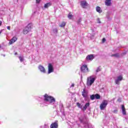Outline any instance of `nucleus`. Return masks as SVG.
<instances>
[{
    "label": "nucleus",
    "mask_w": 128,
    "mask_h": 128,
    "mask_svg": "<svg viewBox=\"0 0 128 128\" xmlns=\"http://www.w3.org/2000/svg\"><path fill=\"white\" fill-rule=\"evenodd\" d=\"M79 120L82 124H85L86 125L84 128H92V124H88V118H86V116L84 114H82L79 117Z\"/></svg>",
    "instance_id": "f257e3e1"
},
{
    "label": "nucleus",
    "mask_w": 128,
    "mask_h": 128,
    "mask_svg": "<svg viewBox=\"0 0 128 128\" xmlns=\"http://www.w3.org/2000/svg\"><path fill=\"white\" fill-rule=\"evenodd\" d=\"M43 96L44 102H49L51 104H54L56 102V99L54 97L48 96V94H45Z\"/></svg>",
    "instance_id": "f03ea898"
},
{
    "label": "nucleus",
    "mask_w": 128,
    "mask_h": 128,
    "mask_svg": "<svg viewBox=\"0 0 128 128\" xmlns=\"http://www.w3.org/2000/svg\"><path fill=\"white\" fill-rule=\"evenodd\" d=\"M96 80V78L94 76H90V77H88L87 78V82L86 84L88 86H90L94 82V81Z\"/></svg>",
    "instance_id": "7ed1b4c3"
},
{
    "label": "nucleus",
    "mask_w": 128,
    "mask_h": 128,
    "mask_svg": "<svg viewBox=\"0 0 128 128\" xmlns=\"http://www.w3.org/2000/svg\"><path fill=\"white\" fill-rule=\"evenodd\" d=\"M76 106L78 108H80L84 112L90 106V103H86L84 106L82 108V104H80V102L76 103Z\"/></svg>",
    "instance_id": "20e7f679"
},
{
    "label": "nucleus",
    "mask_w": 128,
    "mask_h": 128,
    "mask_svg": "<svg viewBox=\"0 0 128 128\" xmlns=\"http://www.w3.org/2000/svg\"><path fill=\"white\" fill-rule=\"evenodd\" d=\"M32 23L29 24L27 26H26L23 31V34H26L32 30Z\"/></svg>",
    "instance_id": "39448f33"
},
{
    "label": "nucleus",
    "mask_w": 128,
    "mask_h": 128,
    "mask_svg": "<svg viewBox=\"0 0 128 128\" xmlns=\"http://www.w3.org/2000/svg\"><path fill=\"white\" fill-rule=\"evenodd\" d=\"M108 106V101L106 100H104L100 105V109L101 110H104L106 106Z\"/></svg>",
    "instance_id": "423d86ee"
},
{
    "label": "nucleus",
    "mask_w": 128,
    "mask_h": 128,
    "mask_svg": "<svg viewBox=\"0 0 128 128\" xmlns=\"http://www.w3.org/2000/svg\"><path fill=\"white\" fill-rule=\"evenodd\" d=\"M81 72H88V68L86 65H83L81 67Z\"/></svg>",
    "instance_id": "0eeeda50"
},
{
    "label": "nucleus",
    "mask_w": 128,
    "mask_h": 128,
    "mask_svg": "<svg viewBox=\"0 0 128 128\" xmlns=\"http://www.w3.org/2000/svg\"><path fill=\"white\" fill-rule=\"evenodd\" d=\"M38 68L39 70H40V72H42V74H46V68L42 65H40L38 66Z\"/></svg>",
    "instance_id": "6e6552de"
},
{
    "label": "nucleus",
    "mask_w": 128,
    "mask_h": 128,
    "mask_svg": "<svg viewBox=\"0 0 128 128\" xmlns=\"http://www.w3.org/2000/svg\"><path fill=\"white\" fill-rule=\"evenodd\" d=\"M54 72V66L51 64H49L48 65V74H52Z\"/></svg>",
    "instance_id": "1a4fd4ad"
},
{
    "label": "nucleus",
    "mask_w": 128,
    "mask_h": 128,
    "mask_svg": "<svg viewBox=\"0 0 128 128\" xmlns=\"http://www.w3.org/2000/svg\"><path fill=\"white\" fill-rule=\"evenodd\" d=\"M122 80V75L118 76L115 80V83L116 84H120V82Z\"/></svg>",
    "instance_id": "9d476101"
},
{
    "label": "nucleus",
    "mask_w": 128,
    "mask_h": 128,
    "mask_svg": "<svg viewBox=\"0 0 128 128\" xmlns=\"http://www.w3.org/2000/svg\"><path fill=\"white\" fill-rule=\"evenodd\" d=\"M80 6L83 8H85L86 6H88V2L85 0L82 1L80 2Z\"/></svg>",
    "instance_id": "9b49d317"
},
{
    "label": "nucleus",
    "mask_w": 128,
    "mask_h": 128,
    "mask_svg": "<svg viewBox=\"0 0 128 128\" xmlns=\"http://www.w3.org/2000/svg\"><path fill=\"white\" fill-rule=\"evenodd\" d=\"M17 40H18V38H16V36L13 37L9 42L10 44H12L14 42H16Z\"/></svg>",
    "instance_id": "f8f14e48"
},
{
    "label": "nucleus",
    "mask_w": 128,
    "mask_h": 128,
    "mask_svg": "<svg viewBox=\"0 0 128 128\" xmlns=\"http://www.w3.org/2000/svg\"><path fill=\"white\" fill-rule=\"evenodd\" d=\"M122 114L123 116H126V108L124 105H122Z\"/></svg>",
    "instance_id": "ddd939ff"
},
{
    "label": "nucleus",
    "mask_w": 128,
    "mask_h": 128,
    "mask_svg": "<svg viewBox=\"0 0 128 128\" xmlns=\"http://www.w3.org/2000/svg\"><path fill=\"white\" fill-rule=\"evenodd\" d=\"M105 4L106 6H112V0H106Z\"/></svg>",
    "instance_id": "4468645a"
},
{
    "label": "nucleus",
    "mask_w": 128,
    "mask_h": 128,
    "mask_svg": "<svg viewBox=\"0 0 128 128\" xmlns=\"http://www.w3.org/2000/svg\"><path fill=\"white\" fill-rule=\"evenodd\" d=\"M58 125L56 122L52 123L50 126V128H58Z\"/></svg>",
    "instance_id": "2eb2a0df"
},
{
    "label": "nucleus",
    "mask_w": 128,
    "mask_h": 128,
    "mask_svg": "<svg viewBox=\"0 0 128 128\" xmlns=\"http://www.w3.org/2000/svg\"><path fill=\"white\" fill-rule=\"evenodd\" d=\"M86 59L87 60H94V56L92 54L88 55L86 56Z\"/></svg>",
    "instance_id": "dca6fc26"
},
{
    "label": "nucleus",
    "mask_w": 128,
    "mask_h": 128,
    "mask_svg": "<svg viewBox=\"0 0 128 128\" xmlns=\"http://www.w3.org/2000/svg\"><path fill=\"white\" fill-rule=\"evenodd\" d=\"M52 34H58V28H54L51 31Z\"/></svg>",
    "instance_id": "f3484780"
},
{
    "label": "nucleus",
    "mask_w": 128,
    "mask_h": 128,
    "mask_svg": "<svg viewBox=\"0 0 128 128\" xmlns=\"http://www.w3.org/2000/svg\"><path fill=\"white\" fill-rule=\"evenodd\" d=\"M82 96L84 98H86L88 96V92H86L84 89L82 92Z\"/></svg>",
    "instance_id": "a211bd4d"
},
{
    "label": "nucleus",
    "mask_w": 128,
    "mask_h": 128,
    "mask_svg": "<svg viewBox=\"0 0 128 128\" xmlns=\"http://www.w3.org/2000/svg\"><path fill=\"white\" fill-rule=\"evenodd\" d=\"M52 6V3L48 2L44 5V8H48Z\"/></svg>",
    "instance_id": "6ab92c4d"
},
{
    "label": "nucleus",
    "mask_w": 128,
    "mask_h": 128,
    "mask_svg": "<svg viewBox=\"0 0 128 128\" xmlns=\"http://www.w3.org/2000/svg\"><path fill=\"white\" fill-rule=\"evenodd\" d=\"M96 10L98 12H99V14H102V8H100V7L98 6L96 7Z\"/></svg>",
    "instance_id": "aec40b11"
},
{
    "label": "nucleus",
    "mask_w": 128,
    "mask_h": 128,
    "mask_svg": "<svg viewBox=\"0 0 128 128\" xmlns=\"http://www.w3.org/2000/svg\"><path fill=\"white\" fill-rule=\"evenodd\" d=\"M94 96L95 98H96V100H100V94H96Z\"/></svg>",
    "instance_id": "412c9836"
},
{
    "label": "nucleus",
    "mask_w": 128,
    "mask_h": 128,
    "mask_svg": "<svg viewBox=\"0 0 128 128\" xmlns=\"http://www.w3.org/2000/svg\"><path fill=\"white\" fill-rule=\"evenodd\" d=\"M111 56H114V58H118V56H120V54L116 53V54H112Z\"/></svg>",
    "instance_id": "4be33fe9"
},
{
    "label": "nucleus",
    "mask_w": 128,
    "mask_h": 128,
    "mask_svg": "<svg viewBox=\"0 0 128 128\" xmlns=\"http://www.w3.org/2000/svg\"><path fill=\"white\" fill-rule=\"evenodd\" d=\"M60 28H64L66 26V22H62L61 24L60 25Z\"/></svg>",
    "instance_id": "5701e85b"
},
{
    "label": "nucleus",
    "mask_w": 128,
    "mask_h": 128,
    "mask_svg": "<svg viewBox=\"0 0 128 128\" xmlns=\"http://www.w3.org/2000/svg\"><path fill=\"white\" fill-rule=\"evenodd\" d=\"M18 58L20 62H24V57H22V56H19Z\"/></svg>",
    "instance_id": "b1692460"
},
{
    "label": "nucleus",
    "mask_w": 128,
    "mask_h": 128,
    "mask_svg": "<svg viewBox=\"0 0 128 128\" xmlns=\"http://www.w3.org/2000/svg\"><path fill=\"white\" fill-rule=\"evenodd\" d=\"M90 100H94V98H96L94 94H92V95L90 96Z\"/></svg>",
    "instance_id": "393cba45"
},
{
    "label": "nucleus",
    "mask_w": 128,
    "mask_h": 128,
    "mask_svg": "<svg viewBox=\"0 0 128 128\" xmlns=\"http://www.w3.org/2000/svg\"><path fill=\"white\" fill-rule=\"evenodd\" d=\"M72 14L69 13V14H68V18L69 20H72Z\"/></svg>",
    "instance_id": "a878e982"
},
{
    "label": "nucleus",
    "mask_w": 128,
    "mask_h": 128,
    "mask_svg": "<svg viewBox=\"0 0 128 128\" xmlns=\"http://www.w3.org/2000/svg\"><path fill=\"white\" fill-rule=\"evenodd\" d=\"M50 128V127L48 126V125L46 124H45L44 125V127H42V126H40V128Z\"/></svg>",
    "instance_id": "bb28decb"
},
{
    "label": "nucleus",
    "mask_w": 128,
    "mask_h": 128,
    "mask_svg": "<svg viewBox=\"0 0 128 128\" xmlns=\"http://www.w3.org/2000/svg\"><path fill=\"white\" fill-rule=\"evenodd\" d=\"M100 72V68L98 67L96 70V72Z\"/></svg>",
    "instance_id": "cd10ccee"
},
{
    "label": "nucleus",
    "mask_w": 128,
    "mask_h": 128,
    "mask_svg": "<svg viewBox=\"0 0 128 128\" xmlns=\"http://www.w3.org/2000/svg\"><path fill=\"white\" fill-rule=\"evenodd\" d=\"M97 22H98V24H101V22H100V18H98V19H97Z\"/></svg>",
    "instance_id": "c85d7f7f"
},
{
    "label": "nucleus",
    "mask_w": 128,
    "mask_h": 128,
    "mask_svg": "<svg viewBox=\"0 0 128 128\" xmlns=\"http://www.w3.org/2000/svg\"><path fill=\"white\" fill-rule=\"evenodd\" d=\"M114 114H118V110H115L113 111Z\"/></svg>",
    "instance_id": "c756f323"
},
{
    "label": "nucleus",
    "mask_w": 128,
    "mask_h": 128,
    "mask_svg": "<svg viewBox=\"0 0 128 128\" xmlns=\"http://www.w3.org/2000/svg\"><path fill=\"white\" fill-rule=\"evenodd\" d=\"M106 38H103L102 40V42H106Z\"/></svg>",
    "instance_id": "7c9ffc66"
},
{
    "label": "nucleus",
    "mask_w": 128,
    "mask_h": 128,
    "mask_svg": "<svg viewBox=\"0 0 128 128\" xmlns=\"http://www.w3.org/2000/svg\"><path fill=\"white\" fill-rule=\"evenodd\" d=\"M40 0H36V4H40Z\"/></svg>",
    "instance_id": "2f4dec72"
},
{
    "label": "nucleus",
    "mask_w": 128,
    "mask_h": 128,
    "mask_svg": "<svg viewBox=\"0 0 128 128\" xmlns=\"http://www.w3.org/2000/svg\"><path fill=\"white\" fill-rule=\"evenodd\" d=\"M80 22H82V18H80L78 20V24H80Z\"/></svg>",
    "instance_id": "473e14b6"
},
{
    "label": "nucleus",
    "mask_w": 128,
    "mask_h": 128,
    "mask_svg": "<svg viewBox=\"0 0 128 128\" xmlns=\"http://www.w3.org/2000/svg\"><path fill=\"white\" fill-rule=\"evenodd\" d=\"M74 84H72L71 86H70V88H74Z\"/></svg>",
    "instance_id": "72a5a7b5"
},
{
    "label": "nucleus",
    "mask_w": 128,
    "mask_h": 128,
    "mask_svg": "<svg viewBox=\"0 0 128 128\" xmlns=\"http://www.w3.org/2000/svg\"><path fill=\"white\" fill-rule=\"evenodd\" d=\"M7 28H8V30H10V26H8L7 27Z\"/></svg>",
    "instance_id": "f704fd0d"
},
{
    "label": "nucleus",
    "mask_w": 128,
    "mask_h": 128,
    "mask_svg": "<svg viewBox=\"0 0 128 128\" xmlns=\"http://www.w3.org/2000/svg\"><path fill=\"white\" fill-rule=\"evenodd\" d=\"M2 22L0 21V26H2Z\"/></svg>",
    "instance_id": "c9c22d12"
},
{
    "label": "nucleus",
    "mask_w": 128,
    "mask_h": 128,
    "mask_svg": "<svg viewBox=\"0 0 128 128\" xmlns=\"http://www.w3.org/2000/svg\"><path fill=\"white\" fill-rule=\"evenodd\" d=\"M14 54H15V56H16V54H18V52H16V53Z\"/></svg>",
    "instance_id": "e433bc0d"
},
{
    "label": "nucleus",
    "mask_w": 128,
    "mask_h": 128,
    "mask_svg": "<svg viewBox=\"0 0 128 128\" xmlns=\"http://www.w3.org/2000/svg\"><path fill=\"white\" fill-rule=\"evenodd\" d=\"M0 48H2V46H0Z\"/></svg>",
    "instance_id": "4c0bfd02"
},
{
    "label": "nucleus",
    "mask_w": 128,
    "mask_h": 128,
    "mask_svg": "<svg viewBox=\"0 0 128 128\" xmlns=\"http://www.w3.org/2000/svg\"><path fill=\"white\" fill-rule=\"evenodd\" d=\"M3 56H4V55H3Z\"/></svg>",
    "instance_id": "58836bf2"
}]
</instances>
